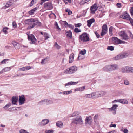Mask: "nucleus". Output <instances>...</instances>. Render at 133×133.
Masks as SVG:
<instances>
[{"instance_id":"9d476101","label":"nucleus","mask_w":133,"mask_h":133,"mask_svg":"<svg viewBox=\"0 0 133 133\" xmlns=\"http://www.w3.org/2000/svg\"><path fill=\"white\" fill-rule=\"evenodd\" d=\"M107 31V26L106 24H104L102 26V32L101 35L103 36L106 34Z\"/></svg>"},{"instance_id":"f257e3e1","label":"nucleus","mask_w":133,"mask_h":133,"mask_svg":"<svg viewBox=\"0 0 133 133\" xmlns=\"http://www.w3.org/2000/svg\"><path fill=\"white\" fill-rule=\"evenodd\" d=\"M24 22L25 24H28L29 25L27 28V30L32 28L35 26V19L33 18H31L25 20Z\"/></svg>"},{"instance_id":"6e6552de","label":"nucleus","mask_w":133,"mask_h":133,"mask_svg":"<svg viewBox=\"0 0 133 133\" xmlns=\"http://www.w3.org/2000/svg\"><path fill=\"white\" fill-rule=\"evenodd\" d=\"M120 36L122 37V39L127 40L129 39V37L124 31H121L119 34Z\"/></svg>"},{"instance_id":"4be33fe9","label":"nucleus","mask_w":133,"mask_h":133,"mask_svg":"<svg viewBox=\"0 0 133 133\" xmlns=\"http://www.w3.org/2000/svg\"><path fill=\"white\" fill-rule=\"evenodd\" d=\"M95 21V20L94 18H92L89 20H88L87 21L88 26L89 27H90L91 24L92 23L94 22Z\"/></svg>"},{"instance_id":"2f4dec72","label":"nucleus","mask_w":133,"mask_h":133,"mask_svg":"<svg viewBox=\"0 0 133 133\" xmlns=\"http://www.w3.org/2000/svg\"><path fill=\"white\" fill-rule=\"evenodd\" d=\"M9 28L7 27H4L3 28L2 31L4 34H6L8 33L7 30Z\"/></svg>"},{"instance_id":"bb28decb","label":"nucleus","mask_w":133,"mask_h":133,"mask_svg":"<svg viewBox=\"0 0 133 133\" xmlns=\"http://www.w3.org/2000/svg\"><path fill=\"white\" fill-rule=\"evenodd\" d=\"M13 45L16 49H19L20 48V45L18 43L16 42H14L13 43Z\"/></svg>"},{"instance_id":"c9c22d12","label":"nucleus","mask_w":133,"mask_h":133,"mask_svg":"<svg viewBox=\"0 0 133 133\" xmlns=\"http://www.w3.org/2000/svg\"><path fill=\"white\" fill-rule=\"evenodd\" d=\"M46 104L49 105L50 104H51L53 103V101L51 100H48L46 99Z\"/></svg>"},{"instance_id":"1a4fd4ad","label":"nucleus","mask_w":133,"mask_h":133,"mask_svg":"<svg viewBox=\"0 0 133 133\" xmlns=\"http://www.w3.org/2000/svg\"><path fill=\"white\" fill-rule=\"evenodd\" d=\"M45 8L48 10H51L53 8V6L51 3L47 2L45 3L44 4Z\"/></svg>"},{"instance_id":"e433bc0d","label":"nucleus","mask_w":133,"mask_h":133,"mask_svg":"<svg viewBox=\"0 0 133 133\" xmlns=\"http://www.w3.org/2000/svg\"><path fill=\"white\" fill-rule=\"evenodd\" d=\"M114 29V28L112 26H111L109 29V32L110 35L112 36V31Z\"/></svg>"},{"instance_id":"de8ad7c7","label":"nucleus","mask_w":133,"mask_h":133,"mask_svg":"<svg viewBox=\"0 0 133 133\" xmlns=\"http://www.w3.org/2000/svg\"><path fill=\"white\" fill-rule=\"evenodd\" d=\"M62 23L66 27H67L68 24L66 21H62Z\"/></svg>"},{"instance_id":"0e129e2a","label":"nucleus","mask_w":133,"mask_h":133,"mask_svg":"<svg viewBox=\"0 0 133 133\" xmlns=\"http://www.w3.org/2000/svg\"><path fill=\"white\" fill-rule=\"evenodd\" d=\"M128 20H129L131 24L133 26V19L130 17Z\"/></svg>"},{"instance_id":"2eb2a0df","label":"nucleus","mask_w":133,"mask_h":133,"mask_svg":"<svg viewBox=\"0 0 133 133\" xmlns=\"http://www.w3.org/2000/svg\"><path fill=\"white\" fill-rule=\"evenodd\" d=\"M92 123V117L90 116L87 117L85 121V124L90 125Z\"/></svg>"},{"instance_id":"393cba45","label":"nucleus","mask_w":133,"mask_h":133,"mask_svg":"<svg viewBox=\"0 0 133 133\" xmlns=\"http://www.w3.org/2000/svg\"><path fill=\"white\" fill-rule=\"evenodd\" d=\"M93 93L89 94H87L85 95V96L86 98H94Z\"/></svg>"},{"instance_id":"39448f33","label":"nucleus","mask_w":133,"mask_h":133,"mask_svg":"<svg viewBox=\"0 0 133 133\" xmlns=\"http://www.w3.org/2000/svg\"><path fill=\"white\" fill-rule=\"evenodd\" d=\"M79 39L82 41L86 42L89 40V35L87 33H84L79 35Z\"/></svg>"},{"instance_id":"412c9836","label":"nucleus","mask_w":133,"mask_h":133,"mask_svg":"<svg viewBox=\"0 0 133 133\" xmlns=\"http://www.w3.org/2000/svg\"><path fill=\"white\" fill-rule=\"evenodd\" d=\"M111 67L110 65H106L103 68V70L105 71H111Z\"/></svg>"},{"instance_id":"603ef678","label":"nucleus","mask_w":133,"mask_h":133,"mask_svg":"<svg viewBox=\"0 0 133 133\" xmlns=\"http://www.w3.org/2000/svg\"><path fill=\"white\" fill-rule=\"evenodd\" d=\"M45 132L46 133H53L54 131L52 130H47L45 131Z\"/></svg>"},{"instance_id":"8fccbe9b","label":"nucleus","mask_w":133,"mask_h":133,"mask_svg":"<svg viewBox=\"0 0 133 133\" xmlns=\"http://www.w3.org/2000/svg\"><path fill=\"white\" fill-rule=\"evenodd\" d=\"M44 36L45 37V39H47L49 38V37L48 34L46 33H44Z\"/></svg>"},{"instance_id":"ea45409f","label":"nucleus","mask_w":133,"mask_h":133,"mask_svg":"<svg viewBox=\"0 0 133 133\" xmlns=\"http://www.w3.org/2000/svg\"><path fill=\"white\" fill-rule=\"evenodd\" d=\"M86 52V50L85 49H84L83 50H81L80 51L79 55H80L81 54V55H84L85 54Z\"/></svg>"},{"instance_id":"a211bd4d","label":"nucleus","mask_w":133,"mask_h":133,"mask_svg":"<svg viewBox=\"0 0 133 133\" xmlns=\"http://www.w3.org/2000/svg\"><path fill=\"white\" fill-rule=\"evenodd\" d=\"M117 102H119L122 104H127L128 103V101L124 99L117 100Z\"/></svg>"},{"instance_id":"4468645a","label":"nucleus","mask_w":133,"mask_h":133,"mask_svg":"<svg viewBox=\"0 0 133 133\" xmlns=\"http://www.w3.org/2000/svg\"><path fill=\"white\" fill-rule=\"evenodd\" d=\"M128 55L127 53H124L122 54H121L117 56V58L118 59H120L127 57Z\"/></svg>"},{"instance_id":"dca6fc26","label":"nucleus","mask_w":133,"mask_h":133,"mask_svg":"<svg viewBox=\"0 0 133 133\" xmlns=\"http://www.w3.org/2000/svg\"><path fill=\"white\" fill-rule=\"evenodd\" d=\"M18 97L17 96H13L12 98V104H17V101L18 100Z\"/></svg>"},{"instance_id":"aec40b11","label":"nucleus","mask_w":133,"mask_h":133,"mask_svg":"<svg viewBox=\"0 0 133 133\" xmlns=\"http://www.w3.org/2000/svg\"><path fill=\"white\" fill-rule=\"evenodd\" d=\"M74 54H71L69 57V63H72L74 61Z\"/></svg>"},{"instance_id":"ddd939ff","label":"nucleus","mask_w":133,"mask_h":133,"mask_svg":"<svg viewBox=\"0 0 133 133\" xmlns=\"http://www.w3.org/2000/svg\"><path fill=\"white\" fill-rule=\"evenodd\" d=\"M19 104L20 105H22L24 103L25 101V97L23 95H22L21 96H19Z\"/></svg>"},{"instance_id":"a18cd8bd","label":"nucleus","mask_w":133,"mask_h":133,"mask_svg":"<svg viewBox=\"0 0 133 133\" xmlns=\"http://www.w3.org/2000/svg\"><path fill=\"white\" fill-rule=\"evenodd\" d=\"M55 26L56 28L58 30H61V29L59 27L58 23L57 22H55Z\"/></svg>"},{"instance_id":"72a5a7b5","label":"nucleus","mask_w":133,"mask_h":133,"mask_svg":"<svg viewBox=\"0 0 133 133\" xmlns=\"http://www.w3.org/2000/svg\"><path fill=\"white\" fill-rule=\"evenodd\" d=\"M126 42L124 41L120 40L117 38V44H121L122 43H125Z\"/></svg>"},{"instance_id":"f3484780","label":"nucleus","mask_w":133,"mask_h":133,"mask_svg":"<svg viewBox=\"0 0 133 133\" xmlns=\"http://www.w3.org/2000/svg\"><path fill=\"white\" fill-rule=\"evenodd\" d=\"M49 122L48 119H45L42 120V121L39 123V125L40 126H43L46 125Z\"/></svg>"},{"instance_id":"49530a36","label":"nucleus","mask_w":133,"mask_h":133,"mask_svg":"<svg viewBox=\"0 0 133 133\" xmlns=\"http://www.w3.org/2000/svg\"><path fill=\"white\" fill-rule=\"evenodd\" d=\"M107 49L110 51H113L114 50V49L113 46H108Z\"/></svg>"},{"instance_id":"6ab92c4d","label":"nucleus","mask_w":133,"mask_h":133,"mask_svg":"<svg viewBox=\"0 0 133 133\" xmlns=\"http://www.w3.org/2000/svg\"><path fill=\"white\" fill-rule=\"evenodd\" d=\"M85 86H83L75 89L74 90V91L75 92L76 91H79L81 92H82L85 90Z\"/></svg>"},{"instance_id":"4d7b16f0","label":"nucleus","mask_w":133,"mask_h":133,"mask_svg":"<svg viewBox=\"0 0 133 133\" xmlns=\"http://www.w3.org/2000/svg\"><path fill=\"white\" fill-rule=\"evenodd\" d=\"M124 83L125 84L127 85H128L129 84V81H128L127 80H125Z\"/></svg>"},{"instance_id":"f03ea898","label":"nucleus","mask_w":133,"mask_h":133,"mask_svg":"<svg viewBox=\"0 0 133 133\" xmlns=\"http://www.w3.org/2000/svg\"><path fill=\"white\" fill-rule=\"evenodd\" d=\"M83 121L82 117L80 116H78L76 118H75L72 119V123L76 124H82Z\"/></svg>"},{"instance_id":"7ed1b4c3","label":"nucleus","mask_w":133,"mask_h":133,"mask_svg":"<svg viewBox=\"0 0 133 133\" xmlns=\"http://www.w3.org/2000/svg\"><path fill=\"white\" fill-rule=\"evenodd\" d=\"M77 69L76 66H72L65 70L64 73L65 74H72L76 71Z\"/></svg>"},{"instance_id":"423d86ee","label":"nucleus","mask_w":133,"mask_h":133,"mask_svg":"<svg viewBox=\"0 0 133 133\" xmlns=\"http://www.w3.org/2000/svg\"><path fill=\"white\" fill-rule=\"evenodd\" d=\"M94 98H97L101 97L105 94V92L103 91H101L97 92H93Z\"/></svg>"},{"instance_id":"bf43d9fd","label":"nucleus","mask_w":133,"mask_h":133,"mask_svg":"<svg viewBox=\"0 0 133 133\" xmlns=\"http://www.w3.org/2000/svg\"><path fill=\"white\" fill-rule=\"evenodd\" d=\"M67 27H69L72 29H73L74 28V26L71 24H68V25L67 26Z\"/></svg>"},{"instance_id":"69168bd1","label":"nucleus","mask_w":133,"mask_h":133,"mask_svg":"<svg viewBox=\"0 0 133 133\" xmlns=\"http://www.w3.org/2000/svg\"><path fill=\"white\" fill-rule=\"evenodd\" d=\"M10 106V104H7L3 107V108L6 109L7 108H9Z\"/></svg>"},{"instance_id":"7c9ffc66","label":"nucleus","mask_w":133,"mask_h":133,"mask_svg":"<svg viewBox=\"0 0 133 133\" xmlns=\"http://www.w3.org/2000/svg\"><path fill=\"white\" fill-rule=\"evenodd\" d=\"M46 99L42 100L39 102L38 104L40 105H43L44 104H46Z\"/></svg>"},{"instance_id":"c03bdc74","label":"nucleus","mask_w":133,"mask_h":133,"mask_svg":"<svg viewBox=\"0 0 133 133\" xmlns=\"http://www.w3.org/2000/svg\"><path fill=\"white\" fill-rule=\"evenodd\" d=\"M55 47L58 49H59L61 48V46L57 44L56 42H55L54 44Z\"/></svg>"},{"instance_id":"58836bf2","label":"nucleus","mask_w":133,"mask_h":133,"mask_svg":"<svg viewBox=\"0 0 133 133\" xmlns=\"http://www.w3.org/2000/svg\"><path fill=\"white\" fill-rule=\"evenodd\" d=\"M111 67V71L115 69L116 68V64H113L112 65H110Z\"/></svg>"},{"instance_id":"09e8293b","label":"nucleus","mask_w":133,"mask_h":133,"mask_svg":"<svg viewBox=\"0 0 133 133\" xmlns=\"http://www.w3.org/2000/svg\"><path fill=\"white\" fill-rule=\"evenodd\" d=\"M72 0H63L65 4H68V2L69 3H71Z\"/></svg>"},{"instance_id":"c85d7f7f","label":"nucleus","mask_w":133,"mask_h":133,"mask_svg":"<svg viewBox=\"0 0 133 133\" xmlns=\"http://www.w3.org/2000/svg\"><path fill=\"white\" fill-rule=\"evenodd\" d=\"M123 17L124 19L127 20H128L130 18L129 15L126 13L124 15Z\"/></svg>"},{"instance_id":"4c0bfd02","label":"nucleus","mask_w":133,"mask_h":133,"mask_svg":"<svg viewBox=\"0 0 133 133\" xmlns=\"http://www.w3.org/2000/svg\"><path fill=\"white\" fill-rule=\"evenodd\" d=\"M35 25H38L40 26L41 25V23L37 20H35Z\"/></svg>"},{"instance_id":"a878e982","label":"nucleus","mask_w":133,"mask_h":133,"mask_svg":"<svg viewBox=\"0 0 133 133\" xmlns=\"http://www.w3.org/2000/svg\"><path fill=\"white\" fill-rule=\"evenodd\" d=\"M56 126L59 128H62L63 127V124L62 122L60 121H58L56 123Z\"/></svg>"},{"instance_id":"3c124183","label":"nucleus","mask_w":133,"mask_h":133,"mask_svg":"<svg viewBox=\"0 0 133 133\" xmlns=\"http://www.w3.org/2000/svg\"><path fill=\"white\" fill-rule=\"evenodd\" d=\"M20 133H29L26 131L24 129H21L19 131Z\"/></svg>"},{"instance_id":"338daca9","label":"nucleus","mask_w":133,"mask_h":133,"mask_svg":"<svg viewBox=\"0 0 133 133\" xmlns=\"http://www.w3.org/2000/svg\"><path fill=\"white\" fill-rule=\"evenodd\" d=\"M130 12L131 15L133 16V7H132L130 9Z\"/></svg>"},{"instance_id":"37998d69","label":"nucleus","mask_w":133,"mask_h":133,"mask_svg":"<svg viewBox=\"0 0 133 133\" xmlns=\"http://www.w3.org/2000/svg\"><path fill=\"white\" fill-rule=\"evenodd\" d=\"M9 61V59H4L1 62V63L2 64H5L6 63V62L8 61Z\"/></svg>"},{"instance_id":"9b49d317","label":"nucleus","mask_w":133,"mask_h":133,"mask_svg":"<svg viewBox=\"0 0 133 133\" xmlns=\"http://www.w3.org/2000/svg\"><path fill=\"white\" fill-rule=\"evenodd\" d=\"M130 67L125 66L122 68L121 69V71L123 73H129Z\"/></svg>"},{"instance_id":"5701e85b","label":"nucleus","mask_w":133,"mask_h":133,"mask_svg":"<svg viewBox=\"0 0 133 133\" xmlns=\"http://www.w3.org/2000/svg\"><path fill=\"white\" fill-rule=\"evenodd\" d=\"M31 69L30 66H25L19 69V70L21 71H26L30 69Z\"/></svg>"},{"instance_id":"79ce46f5","label":"nucleus","mask_w":133,"mask_h":133,"mask_svg":"<svg viewBox=\"0 0 133 133\" xmlns=\"http://www.w3.org/2000/svg\"><path fill=\"white\" fill-rule=\"evenodd\" d=\"M11 69V67H7L4 68L3 69L4 72L10 71Z\"/></svg>"},{"instance_id":"052dcab7","label":"nucleus","mask_w":133,"mask_h":133,"mask_svg":"<svg viewBox=\"0 0 133 133\" xmlns=\"http://www.w3.org/2000/svg\"><path fill=\"white\" fill-rule=\"evenodd\" d=\"M78 112L76 111L74 112L72 114V116L73 117L75 116L76 115H78Z\"/></svg>"},{"instance_id":"e2e57ef3","label":"nucleus","mask_w":133,"mask_h":133,"mask_svg":"<svg viewBox=\"0 0 133 133\" xmlns=\"http://www.w3.org/2000/svg\"><path fill=\"white\" fill-rule=\"evenodd\" d=\"M34 0H32L30 4L29 5L31 7L33 6L34 3Z\"/></svg>"},{"instance_id":"864d4df0","label":"nucleus","mask_w":133,"mask_h":133,"mask_svg":"<svg viewBox=\"0 0 133 133\" xmlns=\"http://www.w3.org/2000/svg\"><path fill=\"white\" fill-rule=\"evenodd\" d=\"M74 31L76 33L80 32L81 31V30L78 28H76L74 30Z\"/></svg>"},{"instance_id":"5fc2aeb1","label":"nucleus","mask_w":133,"mask_h":133,"mask_svg":"<svg viewBox=\"0 0 133 133\" xmlns=\"http://www.w3.org/2000/svg\"><path fill=\"white\" fill-rule=\"evenodd\" d=\"M84 57H81L80 55H79L78 58V60H81L83 59L84 58Z\"/></svg>"},{"instance_id":"b1692460","label":"nucleus","mask_w":133,"mask_h":133,"mask_svg":"<svg viewBox=\"0 0 133 133\" xmlns=\"http://www.w3.org/2000/svg\"><path fill=\"white\" fill-rule=\"evenodd\" d=\"M38 7H36L32 9L29 11L28 13L30 15H32L34 14V12L38 9Z\"/></svg>"},{"instance_id":"0eeeda50","label":"nucleus","mask_w":133,"mask_h":133,"mask_svg":"<svg viewBox=\"0 0 133 133\" xmlns=\"http://www.w3.org/2000/svg\"><path fill=\"white\" fill-rule=\"evenodd\" d=\"M116 102V100H115L112 102V103ZM116 105L113 104L112 107L111 108H108L109 111H112L113 113L115 114H116Z\"/></svg>"},{"instance_id":"f704fd0d","label":"nucleus","mask_w":133,"mask_h":133,"mask_svg":"<svg viewBox=\"0 0 133 133\" xmlns=\"http://www.w3.org/2000/svg\"><path fill=\"white\" fill-rule=\"evenodd\" d=\"M72 93L71 90L68 91H64L63 92V94L64 95H67L71 94Z\"/></svg>"},{"instance_id":"f8f14e48","label":"nucleus","mask_w":133,"mask_h":133,"mask_svg":"<svg viewBox=\"0 0 133 133\" xmlns=\"http://www.w3.org/2000/svg\"><path fill=\"white\" fill-rule=\"evenodd\" d=\"M98 8V7L97 4L96 3H95L91 7L90 9L91 12L93 14L95 13L96 11L97 10Z\"/></svg>"},{"instance_id":"a19ab883","label":"nucleus","mask_w":133,"mask_h":133,"mask_svg":"<svg viewBox=\"0 0 133 133\" xmlns=\"http://www.w3.org/2000/svg\"><path fill=\"white\" fill-rule=\"evenodd\" d=\"M112 42L114 44H116V37H114L112 38Z\"/></svg>"},{"instance_id":"20e7f679","label":"nucleus","mask_w":133,"mask_h":133,"mask_svg":"<svg viewBox=\"0 0 133 133\" xmlns=\"http://www.w3.org/2000/svg\"><path fill=\"white\" fill-rule=\"evenodd\" d=\"M27 34L30 44H36L37 41L34 35L32 34H29L28 33H27Z\"/></svg>"},{"instance_id":"774afa93","label":"nucleus","mask_w":133,"mask_h":133,"mask_svg":"<svg viewBox=\"0 0 133 133\" xmlns=\"http://www.w3.org/2000/svg\"><path fill=\"white\" fill-rule=\"evenodd\" d=\"M130 72L133 73V67H130L129 73Z\"/></svg>"},{"instance_id":"6e6d98bb","label":"nucleus","mask_w":133,"mask_h":133,"mask_svg":"<svg viewBox=\"0 0 133 133\" xmlns=\"http://www.w3.org/2000/svg\"><path fill=\"white\" fill-rule=\"evenodd\" d=\"M71 85H75L78 83V82H74L72 81H71Z\"/></svg>"},{"instance_id":"cd10ccee","label":"nucleus","mask_w":133,"mask_h":133,"mask_svg":"<svg viewBox=\"0 0 133 133\" xmlns=\"http://www.w3.org/2000/svg\"><path fill=\"white\" fill-rule=\"evenodd\" d=\"M66 36L70 38H72V33L70 31H67L66 32Z\"/></svg>"},{"instance_id":"473e14b6","label":"nucleus","mask_w":133,"mask_h":133,"mask_svg":"<svg viewBox=\"0 0 133 133\" xmlns=\"http://www.w3.org/2000/svg\"><path fill=\"white\" fill-rule=\"evenodd\" d=\"M90 0H82L80 2L79 4L81 5L84 4L85 3L88 2Z\"/></svg>"},{"instance_id":"13d9d810","label":"nucleus","mask_w":133,"mask_h":133,"mask_svg":"<svg viewBox=\"0 0 133 133\" xmlns=\"http://www.w3.org/2000/svg\"><path fill=\"white\" fill-rule=\"evenodd\" d=\"M117 7L120 8L122 7V5L121 3H117Z\"/></svg>"},{"instance_id":"c756f323","label":"nucleus","mask_w":133,"mask_h":133,"mask_svg":"<svg viewBox=\"0 0 133 133\" xmlns=\"http://www.w3.org/2000/svg\"><path fill=\"white\" fill-rule=\"evenodd\" d=\"M49 59V57H47L44 59H42L41 62V63L42 64L46 63L48 61V60Z\"/></svg>"},{"instance_id":"680f3d73","label":"nucleus","mask_w":133,"mask_h":133,"mask_svg":"<svg viewBox=\"0 0 133 133\" xmlns=\"http://www.w3.org/2000/svg\"><path fill=\"white\" fill-rule=\"evenodd\" d=\"M13 26L14 28H15L17 26L16 23L14 21L12 22Z\"/></svg>"}]
</instances>
